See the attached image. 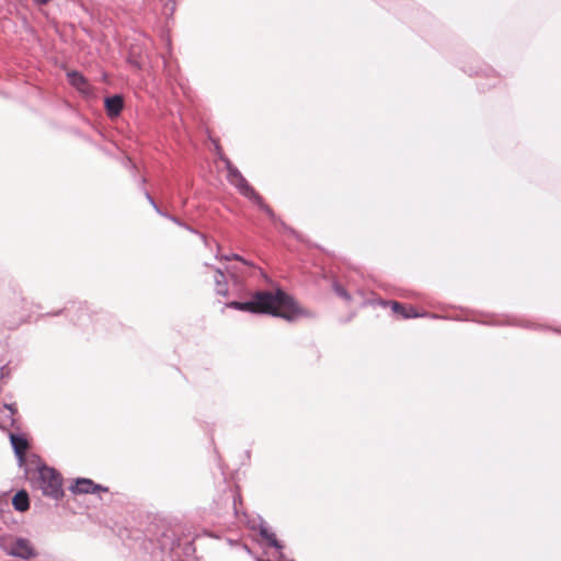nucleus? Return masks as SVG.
<instances>
[{"label": "nucleus", "mask_w": 561, "mask_h": 561, "mask_svg": "<svg viewBox=\"0 0 561 561\" xmlns=\"http://www.w3.org/2000/svg\"><path fill=\"white\" fill-rule=\"evenodd\" d=\"M226 306L251 313H268L289 321L306 314V311L297 305L293 297L282 289L275 291H256L250 301H231Z\"/></svg>", "instance_id": "1"}, {"label": "nucleus", "mask_w": 561, "mask_h": 561, "mask_svg": "<svg viewBox=\"0 0 561 561\" xmlns=\"http://www.w3.org/2000/svg\"><path fill=\"white\" fill-rule=\"evenodd\" d=\"M0 548L9 556L25 560L36 556V550L32 542L23 537L0 536Z\"/></svg>", "instance_id": "2"}, {"label": "nucleus", "mask_w": 561, "mask_h": 561, "mask_svg": "<svg viewBox=\"0 0 561 561\" xmlns=\"http://www.w3.org/2000/svg\"><path fill=\"white\" fill-rule=\"evenodd\" d=\"M37 485L44 495L51 499L58 500L64 495L61 477L53 468H39Z\"/></svg>", "instance_id": "3"}, {"label": "nucleus", "mask_w": 561, "mask_h": 561, "mask_svg": "<svg viewBox=\"0 0 561 561\" xmlns=\"http://www.w3.org/2000/svg\"><path fill=\"white\" fill-rule=\"evenodd\" d=\"M69 490L75 494H88L94 493L95 491H105V488L100 484H95L90 479L79 478L69 486Z\"/></svg>", "instance_id": "4"}, {"label": "nucleus", "mask_w": 561, "mask_h": 561, "mask_svg": "<svg viewBox=\"0 0 561 561\" xmlns=\"http://www.w3.org/2000/svg\"><path fill=\"white\" fill-rule=\"evenodd\" d=\"M67 76H68L69 83L72 87H75L79 92H81L87 98L93 96V92L90 88V84L87 82V80L84 79V77L81 73H79L77 71H71V72H68Z\"/></svg>", "instance_id": "5"}, {"label": "nucleus", "mask_w": 561, "mask_h": 561, "mask_svg": "<svg viewBox=\"0 0 561 561\" xmlns=\"http://www.w3.org/2000/svg\"><path fill=\"white\" fill-rule=\"evenodd\" d=\"M228 172H229L230 182L232 184H234L236 186H238L243 194L248 195L249 193L253 192V188L247 183L244 178L240 174V172L236 168L228 164Z\"/></svg>", "instance_id": "6"}, {"label": "nucleus", "mask_w": 561, "mask_h": 561, "mask_svg": "<svg viewBox=\"0 0 561 561\" xmlns=\"http://www.w3.org/2000/svg\"><path fill=\"white\" fill-rule=\"evenodd\" d=\"M10 442L13 447V450L20 462L24 460L25 451L28 447L27 439L21 435L10 434Z\"/></svg>", "instance_id": "7"}, {"label": "nucleus", "mask_w": 561, "mask_h": 561, "mask_svg": "<svg viewBox=\"0 0 561 561\" xmlns=\"http://www.w3.org/2000/svg\"><path fill=\"white\" fill-rule=\"evenodd\" d=\"M124 108V98L121 94H115L107 98V118H115Z\"/></svg>", "instance_id": "8"}, {"label": "nucleus", "mask_w": 561, "mask_h": 561, "mask_svg": "<svg viewBox=\"0 0 561 561\" xmlns=\"http://www.w3.org/2000/svg\"><path fill=\"white\" fill-rule=\"evenodd\" d=\"M213 280L215 283V291L220 296H227L228 283L226 275L220 270L213 271Z\"/></svg>", "instance_id": "9"}, {"label": "nucleus", "mask_w": 561, "mask_h": 561, "mask_svg": "<svg viewBox=\"0 0 561 561\" xmlns=\"http://www.w3.org/2000/svg\"><path fill=\"white\" fill-rule=\"evenodd\" d=\"M391 310L401 316L403 319H409V318H416L419 317V313L416 312V310L412 307L410 308H407L404 305L398 302V301H392L391 302Z\"/></svg>", "instance_id": "10"}, {"label": "nucleus", "mask_w": 561, "mask_h": 561, "mask_svg": "<svg viewBox=\"0 0 561 561\" xmlns=\"http://www.w3.org/2000/svg\"><path fill=\"white\" fill-rule=\"evenodd\" d=\"M12 505L19 512H25L30 507L28 495L25 491H19L12 499Z\"/></svg>", "instance_id": "11"}, {"label": "nucleus", "mask_w": 561, "mask_h": 561, "mask_svg": "<svg viewBox=\"0 0 561 561\" xmlns=\"http://www.w3.org/2000/svg\"><path fill=\"white\" fill-rule=\"evenodd\" d=\"M334 291L337 296H340L341 298L345 299V300H350L351 299V296L350 294L339 284H335L334 285Z\"/></svg>", "instance_id": "12"}, {"label": "nucleus", "mask_w": 561, "mask_h": 561, "mask_svg": "<svg viewBox=\"0 0 561 561\" xmlns=\"http://www.w3.org/2000/svg\"><path fill=\"white\" fill-rule=\"evenodd\" d=\"M231 259L240 261L243 264H248V262L244 259H242L241 256H239L238 254H233L231 257H228V256L226 257V260H231Z\"/></svg>", "instance_id": "13"}, {"label": "nucleus", "mask_w": 561, "mask_h": 561, "mask_svg": "<svg viewBox=\"0 0 561 561\" xmlns=\"http://www.w3.org/2000/svg\"><path fill=\"white\" fill-rule=\"evenodd\" d=\"M268 539H270L271 545H273L274 547H278L277 540L274 535L271 536Z\"/></svg>", "instance_id": "14"}, {"label": "nucleus", "mask_w": 561, "mask_h": 561, "mask_svg": "<svg viewBox=\"0 0 561 561\" xmlns=\"http://www.w3.org/2000/svg\"><path fill=\"white\" fill-rule=\"evenodd\" d=\"M38 4H46L49 2V0H34Z\"/></svg>", "instance_id": "15"}, {"label": "nucleus", "mask_w": 561, "mask_h": 561, "mask_svg": "<svg viewBox=\"0 0 561 561\" xmlns=\"http://www.w3.org/2000/svg\"><path fill=\"white\" fill-rule=\"evenodd\" d=\"M5 408L9 409L12 413L14 412L12 404H5Z\"/></svg>", "instance_id": "16"}]
</instances>
